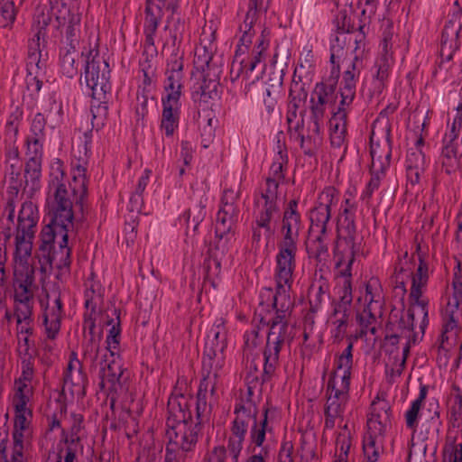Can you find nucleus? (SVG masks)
Segmentation results:
<instances>
[{
	"mask_svg": "<svg viewBox=\"0 0 462 462\" xmlns=\"http://www.w3.org/2000/svg\"><path fill=\"white\" fill-rule=\"evenodd\" d=\"M189 401H192V399H189L184 394H171L168 400L169 415L166 434L169 438V444L166 447L164 462H173L170 446H175L184 452L190 451L198 441L202 424L208 420V418L200 420L197 411L196 419L193 420Z\"/></svg>",
	"mask_w": 462,
	"mask_h": 462,
	"instance_id": "nucleus-1",
	"label": "nucleus"
},
{
	"mask_svg": "<svg viewBox=\"0 0 462 462\" xmlns=\"http://www.w3.org/2000/svg\"><path fill=\"white\" fill-rule=\"evenodd\" d=\"M84 78L92 91V121H103L107 115L106 95L111 91L110 69L108 62L97 50H90L87 56Z\"/></svg>",
	"mask_w": 462,
	"mask_h": 462,
	"instance_id": "nucleus-2",
	"label": "nucleus"
},
{
	"mask_svg": "<svg viewBox=\"0 0 462 462\" xmlns=\"http://www.w3.org/2000/svg\"><path fill=\"white\" fill-rule=\"evenodd\" d=\"M346 207L338 218V238L335 247V268L347 267L352 269L356 254L359 252L356 240V226L355 223L356 207L350 199L345 201Z\"/></svg>",
	"mask_w": 462,
	"mask_h": 462,
	"instance_id": "nucleus-3",
	"label": "nucleus"
},
{
	"mask_svg": "<svg viewBox=\"0 0 462 462\" xmlns=\"http://www.w3.org/2000/svg\"><path fill=\"white\" fill-rule=\"evenodd\" d=\"M270 327L263 348V369L261 374L262 383L271 382L280 365V353L285 344H291L292 337L288 332V320L272 319L266 322Z\"/></svg>",
	"mask_w": 462,
	"mask_h": 462,
	"instance_id": "nucleus-4",
	"label": "nucleus"
},
{
	"mask_svg": "<svg viewBox=\"0 0 462 462\" xmlns=\"http://www.w3.org/2000/svg\"><path fill=\"white\" fill-rule=\"evenodd\" d=\"M391 407L387 401L378 396L370 405L367 419L368 431L364 437L363 450L365 462H376L382 448L376 446L378 437H382L387 427L391 425Z\"/></svg>",
	"mask_w": 462,
	"mask_h": 462,
	"instance_id": "nucleus-5",
	"label": "nucleus"
},
{
	"mask_svg": "<svg viewBox=\"0 0 462 462\" xmlns=\"http://www.w3.org/2000/svg\"><path fill=\"white\" fill-rule=\"evenodd\" d=\"M62 171H57V174L51 179L49 184V208L51 215V222L60 226L62 235L73 227V203L71 200V192L68 189L66 184L59 180V176L63 177Z\"/></svg>",
	"mask_w": 462,
	"mask_h": 462,
	"instance_id": "nucleus-6",
	"label": "nucleus"
},
{
	"mask_svg": "<svg viewBox=\"0 0 462 462\" xmlns=\"http://www.w3.org/2000/svg\"><path fill=\"white\" fill-rule=\"evenodd\" d=\"M234 419L231 426V436L228 439L227 448L232 456V462H238L243 448V443L247 433L250 422L254 423L258 410L254 402L247 401V405L238 403L235 407Z\"/></svg>",
	"mask_w": 462,
	"mask_h": 462,
	"instance_id": "nucleus-7",
	"label": "nucleus"
},
{
	"mask_svg": "<svg viewBox=\"0 0 462 462\" xmlns=\"http://www.w3.org/2000/svg\"><path fill=\"white\" fill-rule=\"evenodd\" d=\"M227 346V330L222 319L217 321L208 335L202 358L203 369L222 370L225 350Z\"/></svg>",
	"mask_w": 462,
	"mask_h": 462,
	"instance_id": "nucleus-8",
	"label": "nucleus"
},
{
	"mask_svg": "<svg viewBox=\"0 0 462 462\" xmlns=\"http://www.w3.org/2000/svg\"><path fill=\"white\" fill-rule=\"evenodd\" d=\"M338 201V191L334 187H327L319 195L317 205L310 212V235H327L328 223L331 217V208Z\"/></svg>",
	"mask_w": 462,
	"mask_h": 462,
	"instance_id": "nucleus-9",
	"label": "nucleus"
},
{
	"mask_svg": "<svg viewBox=\"0 0 462 462\" xmlns=\"http://www.w3.org/2000/svg\"><path fill=\"white\" fill-rule=\"evenodd\" d=\"M26 413L27 412H18L14 414L12 453L10 457H8L6 454L8 438L5 436L0 442V462H25L23 453V431L29 426Z\"/></svg>",
	"mask_w": 462,
	"mask_h": 462,
	"instance_id": "nucleus-10",
	"label": "nucleus"
},
{
	"mask_svg": "<svg viewBox=\"0 0 462 462\" xmlns=\"http://www.w3.org/2000/svg\"><path fill=\"white\" fill-rule=\"evenodd\" d=\"M277 246L275 281L276 283L286 284L288 288H291L293 282L292 275L296 268L297 245L279 242Z\"/></svg>",
	"mask_w": 462,
	"mask_h": 462,
	"instance_id": "nucleus-11",
	"label": "nucleus"
},
{
	"mask_svg": "<svg viewBox=\"0 0 462 462\" xmlns=\"http://www.w3.org/2000/svg\"><path fill=\"white\" fill-rule=\"evenodd\" d=\"M99 386L101 390L107 392L112 405L120 393L126 391L124 369L119 362L113 359L102 368Z\"/></svg>",
	"mask_w": 462,
	"mask_h": 462,
	"instance_id": "nucleus-12",
	"label": "nucleus"
},
{
	"mask_svg": "<svg viewBox=\"0 0 462 462\" xmlns=\"http://www.w3.org/2000/svg\"><path fill=\"white\" fill-rule=\"evenodd\" d=\"M299 201L291 199L284 208L282 219L281 233L282 238L281 243L297 245L300 231L302 228L300 213L298 210Z\"/></svg>",
	"mask_w": 462,
	"mask_h": 462,
	"instance_id": "nucleus-13",
	"label": "nucleus"
},
{
	"mask_svg": "<svg viewBox=\"0 0 462 462\" xmlns=\"http://www.w3.org/2000/svg\"><path fill=\"white\" fill-rule=\"evenodd\" d=\"M338 75L339 74L336 73L335 77L331 76L326 80L315 85L310 100V114H316L318 116L319 115L324 116L326 105L335 102Z\"/></svg>",
	"mask_w": 462,
	"mask_h": 462,
	"instance_id": "nucleus-14",
	"label": "nucleus"
},
{
	"mask_svg": "<svg viewBox=\"0 0 462 462\" xmlns=\"http://www.w3.org/2000/svg\"><path fill=\"white\" fill-rule=\"evenodd\" d=\"M337 273L336 275L337 293L339 299L333 302L332 315L351 314V304L353 301L352 295V269L336 268Z\"/></svg>",
	"mask_w": 462,
	"mask_h": 462,
	"instance_id": "nucleus-15",
	"label": "nucleus"
},
{
	"mask_svg": "<svg viewBox=\"0 0 462 462\" xmlns=\"http://www.w3.org/2000/svg\"><path fill=\"white\" fill-rule=\"evenodd\" d=\"M165 80L163 84L166 96L162 99L175 102L180 101L183 88V61L166 60Z\"/></svg>",
	"mask_w": 462,
	"mask_h": 462,
	"instance_id": "nucleus-16",
	"label": "nucleus"
},
{
	"mask_svg": "<svg viewBox=\"0 0 462 462\" xmlns=\"http://www.w3.org/2000/svg\"><path fill=\"white\" fill-rule=\"evenodd\" d=\"M203 371L207 372V374L200 381L196 402V411L200 420L209 418L211 407L207 403L208 393H209L212 397L216 394L217 378L221 370L203 369Z\"/></svg>",
	"mask_w": 462,
	"mask_h": 462,
	"instance_id": "nucleus-17",
	"label": "nucleus"
},
{
	"mask_svg": "<svg viewBox=\"0 0 462 462\" xmlns=\"http://www.w3.org/2000/svg\"><path fill=\"white\" fill-rule=\"evenodd\" d=\"M370 147L372 165L371 171L374 173H384L386 169L390 166L392 145L389 137V133L383 140V143L374 141V134L372 133L370 136Z\"/></svg>",
	"mask_w": 462,
	"mask_h": 462,
	"instance_id": "nucleus-18",
	"label": "nucleus"
},
{
	"mask_svg": "<svg viewBox=\"0 0 462 462\" xmlns=\"http://www.w3.org/2000/svg\"><path fill=\"white\" fill-rule=\"evenodd\" d=\"M286 284L276 283V292L273 294L272 289H266V291L273 295V307L275 310V316L273 319L288 320L294 306V301L291 299Z\"/></svg>",
	"mask_w": 462,
	"mask_h": 462,
	"instance_id": "nucleus-19",
	"label": "nucleus"
},
{
	"mask_svg": "<svg viewBox=\"0 0 462 462\" xmlns=\"http://www.w3.org/2000/svg\"><path fill=\"white\" fill-rule=\"evenodd\" d=\"M213 71H208L201 74V82L194 87V97L199 96V101L207 103L209 99H216L218 97V86H219V73L218 67H215Z\"/></svg>",
	"mask_w": 462,
	"mask_h": 462,
	"instance_id": "nucleus-20",
	"label": "nucleus"
},
{
	"mask_svg": "<svg viewBox=\"0 0 462 462\" xmlns=\"http://www.w3.org/2000/svg\"><path fill=\"white\" fill-rule=\"evenodd\" d=\"M33 281L32 271H14V290L15 303H28L33 301V291L32 290Z\"/></svg>",
	"mask_w": 462,
	"mask_h": 462,
	"instance_id": "nucleus-21",
	"label": "nucleus"
},
{
	"mask_svg": "<svg viewBox=\"0 0 462 462\" xmlns=\"http://www.w3.org/2000/svg\"><path fill=\"white\" fill-rule=\"evenodd\" d=\"M51 295L54 298V305L45 312L43 323L48 338L54 339L60 329L63 305L59 291H53Z\"/></svg>",
	"mask_w": 462,
	"mask_h": 462,
	"instance_id": "nucleus-22",
	"label": "nucleus"
},
{
	"mask_svg": "<svg viewBox=\"0 0 462 462\" xmlns=\"http://www.w3.org/2000/svg\"><path fill=\"white\" fill-rule=\"evenodd\" d=\"M163 10L165 8L161 4L155 3L153 0H146L144 32L146 43L150 45L154 44V35L162 19Z\"/></svg>",
	"mask_w": 462,
	"mask_h": 462,
	"instance_id": "nucleus-23",
	"label": "nucleus"
},
{
	"mask_svg": "<svg viewBox=\"0 0 462 462\" xmlns=\"http://www.w3.org/2000/svg\"><path fill=\"white\" fill-rule=\"evenodd\" d=\"M47 120L42 113H37L31 123L30 134L26 138L27 150L30 152H43L45 127Z\"/></svg>",
	"mask_w": 462,
	"mask_h": 462,
	"instance_id": "nucleus-24",
	"label": "nucleus"
},
{
	"mask_svg": "<svg viewBox=\"0 0 462 462\" xmlns=\"http://www.w3.org/2000/svg\"><path fill=\"white\" fill-rule=\"evenodd\" d=\"M43 152L37 153L27 150L28 161L24 167L25 186L30 187L31 194L40 189V178L42 176V160Z\"/></svg>",
	"mask_w": 462,
	"mask_h": 462,
	"instance_id": "nucleus-25",
	"label": "nucleus"
},
{
	"mask_svg": "<svg viewBox=\"0 0 462 462\" xmlns=\"http://www.w3.org/2000/svg\"><path fill=\"white\" fill-rule=\"evenodd\" d=\"M427 166L424 152L420 149H411L407 153V179L411 185L418 184Z\"/></svg>",
	"mask_w": 462,
	"mask_h": 462,
	"instance_id": "nucleus-26",
	"label": "nucleus"
},
{
	"mask_svg": "<svg viewBox=\"0 0 462 462\" xmlns=\"http://www.w3.org/2000/svg\"><path fill=\"white\" fill-rule=\"evenodd\" d=\"M120 309L116 307L108 308L106 311V324L110 326L108 335L106 337V348L110 352L112 356H115L116 349L120 343V334H121V321H120Z\"/></svg>",
	"mask_w": 462,
	"mask_h": 462,
	"instance_id": "nucleus-27",
	"label": "nucleus"
},
{
	"mask_svg": "<svg viewBox=\"0 0 462 462\" xmlns=\"http://www.w3.org/2000/svg\"><path fill=\"white\" fill-rule=\"evenodd\" d=\"M39 220L37 206L32 201H25L18 214L16 231L29 232L35 234Z\"/></svg>",
	"mask_w": 462,
	"mask_h": 462,
	"instance_id": "nucleus-28",
	"label": "nucleus"
},
{
	"mask_svg": "<svg viewBox=\"0 0 462 462\" xmlns=\"http://www.w3.org/2000/svg\"><path fill=\"white\" fill-rule=\"evenodd\" d=\"M415 254L418 255L419 264L416 271L412 273L411 290L415 293L425 291L430 279V266L426 261V254L421 252L420 243L416 245Z\"/></svg>",
	"mask_w": 462,
	"mask_h": 462,
	"instance_id": "nucleus-29",
	"label": "nucleus"
},
{
	"mask_svg": "<svg viewBox=\"0 0 462 462\" xmlns=\"http://www.w3.org/2000/svg\"><path fill=\"white\" fill-rule=\"evenodd\" d=\"M162 114L161 128L164 130L167 136H171L179 125L180 103L178 100L171 102L167 99H162Z\"/></svg>",
	"mask_w": 462,
	"mask_h": 462,
	"instance_id": "nucleus-30",
	"label": "nucleus"
},
{
	"mask_svg": "<svg viewBox=\"0 0 462 462\" xmlns=\"http://www.w3.org/2000/svg\"><path fill=\"white\" fill-rule=\"evenodd\" d=\"M441 169L448 175L456 173L462 167V152L457 145H443L439 155Z\"/></svg>",
	"mask_w": 462,
	"mask_h": 462,
	"instance_id": "nucleus-31",
	"label": "nucleus"
},
{
	"mask_svg": "<svg viewBox=\"0 0 462 462\" xmlns=\"http://www.w3.org/2000/svg\"><path fill=\"white\" fill-rule=\"evenodd\" d=\"M333 23L339 34L362 32L365 29V21L360 20L355 13L347 14L346 10L339 11Z\"/></svg>",
	"mask_w": 462,
	"mask_h": 462,
	"instance_id": "nucleus-32",
	"label": "nucleus"
},
{
	"mask_svg": "<svg viewBox=\"0 0 462 462\" xmlns=\"http://www.w3.org/2000/svg\"><path fill=\"white\" fill-rule=\"evenodd\" d=\"M64 384L70 383L72 386L84 389L87 383V374L83 372L82 365L77 358V354L71 352L67 370L63 376Z\"/></svg>",
	"mask_w": 462,
	"mask_h": 462,
	"instance_id": "nucleus-33",
	"label": "nucleus"
},
{
	"mask_svg": "<svg viewBox=\"0 0 462 462\" xmlns=\"http://www.w3.org/2000/svg\"><path fill=\"white\" fill-rule=\"evenodd\" d=\"M329 298V284L320 276L315 280L309 289V301L310 305V312L316 313L326 299Z\"/></svg>",
	"mask_w": 462,
	"mask_h": 462,
	"instance_id": "nucleus-34",
	"label": "nucleus"
},
{
	"mask_svg": "<svg viewBox=\"0 0 462 462\" xmlns=\"http://www.w3.org/2000/svg\"><path fill=\"white\" fill-rule=\"evenodd\" d=\"M330 131V143L334 147H341L346 136L347 118L344 114L334 113L328 121Z\"/></svg>",
	"mask_w": 462,
	"mask_h": 462,
	"instance_id": "nucleus-35",
	"label": "nucleus"
},
{
	"mask_svg": "<svg viewBox=\"0 0 462 462\" xmlns=\"http://www.w3.org/2000/svg\"><path fill=\"white\" fill-rule=\"evenodd\" d=\"M350 380L346 377L337 380V371H333L327 384V392H330L328 399L347 402L349 396Z\"/></svg>",
	"mask_w": 462,
	"mask_h": 462,
	"instance_id": "nucleus-36",
	"label": "nucleus"
},
{
	"mask_svg": "<svg viewBox=\"0 0 462 462\" xmlns=\"http://www.w3.org/2000/svg\"><path fill=\"white\" fill-rule=\"evenodd\" d=\"M79 52L75 47L62 46L60 50V67L62 73L68 78H73L78 74L79 65L77 59Z\"/></svg>",
	"mask_w": 462,
	"mask_h": 462,
	"instance_id": "nucleus-37",
	"label": "nucleus"
},
{
	"mask_svg": "<svg viewBox=\"0 0 462 462\" xmlns=\"http://www.w3.org/2000/svg\"><path fill=\"white\" fill-rule=\"evenodd\" d=\"M237 211L231 210L229 214V210L220 208L217 215L215 233L217 236H219L222 239L225 236H228L238 217Z\"/></svg>",
	"mask_w": 462,
	"mask_h": 462,
	"instance_id": "nucleus-38",
	"label": "nucleus"
},
{
	"mask_svg": "<svg viewBox=\"0 0 462 462\" xmlns=\"http://www.w3.org/2000/svg\"><path fill=\"white\" fill-rule=\"evenodd\" d=\"M35 234L16 231L15 234V259L20 262H27L32 250V240Z\"/></svg>",
	"mask_w": 462,
	"mask_h": 462,
	"instance_id": "nucleus-39",
	"label": "nucleus"
},
{
	"mask_svg": "<svg viewBox=\"0 0 462 462\" xmlns=\"http://www.w3.org/2000/svg\"><path fill=\"white\" fill-rule=\"evenodd\" d=\"M254 218L264 219V221L272 223L274 214L279 211L278 202L262 199L258 195H254Z\"/></svg>",
	"mask_w": 462,
	"mask_h": 462,
	"instance_id": "nucleus-40",
	"label": "nucleus"
},
{
	"mask_svg": "<svg viewBox=\"0 0 462 462\" xmlns=\"http://www.w3.org/2000/svg\"><path fill=\"white\" fill-rule=\"evenodd\" d=\"M63 243L64 245H61V256L53 263L58 269L56 278L60 281L66 279L70 273L71 249L68 246V235L66 233L63 234Z\"/></svg>",
	"mask_w": 462,
	"mask_h": 462,
	"instance_id": "nucleus-41",
	"label": "nucleus"
},
{
	"mask_svg": "<svg viewBox=\"0 0 462 462\" xmlns=\"http://www.w3.org/2000/svg\"><path fill=\"white\" fill-rule=\"evenodd\" d=\"M460 29V25L455 30H453L452 25H445L441 34V48L439 55L453 56L456 49L457 48V44Z\"/></svg>",
	"mask_w": 462,
	"mask_h": 462,
	"instance_id": "nucleus-42",
	"label": "nucleus"
},
{
	"mask_svg": "<svg viewBox=\"0 0 462 462\" xmlns=\"http://www.w3.org/2000/svg\"><path fill=\"white\" fill-rule=\"evenodd\" d=\"M382 315V309L376 307L365 306L361 313L357 315V321L362 328V332L366 333L369 331L372 335H375L377 329L372 326L376 322L378 316Z\"/></svg>",
	"mask_w": 462,
	"mask_h": 462,
	"instance_id": "nucleus-43",
	"label": "nucleus"
},
{
	"mask_svg": "<svg viewBox=\"0 0 462 462\" xmlns=\"http://www.w3.org/2000/svg\"><path fill=\"white\" fill-rule=\"evenodd\" d=\"M346 404V402L327 399L324 409L325 427L327 429H333L336 420L343 417Z\"/></svg>",
	"mask_w": 462,
	"mask_h": 462,
	"instance_id": "nucleus-44",
	"label": "nucleus"
},
{
	"mask_svg": "<svg viewBox=\"0 0 462 462\" xmlns=\"http://www.w3.org/2000/svg\"><path fill=\"white\" fill-rule=\"evenodd\" d=\"M310 240L307 245V251L309 256L315 258L318 262H321L328 255V245L325 242L326 235H319L315 233L310 235Z\"/></svg>",
	"mask_w": 462,
	"mask_h": 462,
	"instance_id": "nucleus-45",
	"label": "nucleus"
},
{
	"mask_svg": "<svg viewBox=\"0 0 462 462\" xmlns=\"http://www.w3.org/2000/svg\"><path fill=\"white\" fill-rule=\"evenodd\" d=\"M252 243L258 246L263 237L269 239L273 236L274 230L272 228V223L264 221V219L254 218L251 224Z\"/></svg>",
	"mask_w": 462,
	"mask_h": 462,
	"instance_id": "nucleus-46",
	"label": "nucleus"
},
{
	"mask_svg": "<svg viewBox=\"0 0 462 462\" xmlns=\"http://www.w3.org/2000/svg\"><path fill=\"white\" fill-rule=\"evenodd\" d=\"M353 341L349 339L347 346L335 360V366L337 370H343L341 378L346 377L347 380L351 378V370L353 365Z\"/></svg>",
	"mask_w": 462,
	"mask_h": 462,
	"instance_id": "nucleus-47",
	"label": "nucleus"
},
{
	"mask_svg": "<svg viewBox=\"0 0 462 462\" xmlns=\"http://www.w3.org/2000/svg\"><path fill=\"white\" fill-rule=\"evenodd\" d=\"M424 291H420V293H414L412 290H410V300H411V307L414 310V307H418L420 310L422 314V320L420 324V329L421 331V337L425 333V329L429 325V300L422 298Z\"/></svg>",
	"mask_w": 462,
	"mask_h": 462,
	"instance_id": "nucleus-48",
	"label": "nucleus"
},
{
	"mask_svg": "<svg viewBox=\"0 0 462 462\" xmlns=\"http://www.w3.org/2000/svg\"><path fill=\"white\" fill-rule=\"evenodd\" d=\"M61 245H64L63 239L60 244L59 250H54L53 245L41 244L39 245L37 257L39 258L42 269L47 264L52 266L53 263L59 260V257L61 256Z\"/></svg>",
	"mask_w": 462,
	"mask_h": 462,
	"instance_id": "nucleus-49",
	"label": "nucleus"
},
{
	"mask_svg": "<svg viewBox=\"0 0 462 462\" xmlns=\"http://www.w3.org/2000/svg\"><path fill=\"white\" fill-rule=\"evenodd\" d=\"M347 37L345 34L337 35L330 46V62L333 64L332 74H339V60L343 57Z\"/></svg>",
	"mask_w": 462,
	"mask_h": 462,
	"instance_id": "nucleus-50",
	"label": "nucleus"
},
{
	"mask_svg": "<svg viewBox=\"0 0 462 462\" xmlns=\"http://www.w3.org/2000/svg\"><path fill=\"white\" fill-rule=\"evenodd\" d=\"M213 55L205 47L198 48L194 55V68L201 74L208 71H213V68L217 67L212 63Z\"/></svg>",
	"mask_w": 462,
	"mask_h": 462,
	"instance_id": "nucleus-51",
	"label": "nucleus"
},
{
	"mask_svg": "<svg viewBox=\"0 0 462 462\" xmlns=\"http://www.w3.org/2000/svg\"><path fill=\"white\" fill-rule=\"evenodd\" d=\"M205 215L204 207L200 204L196 205L193 208L187 209L181 217V219H183L187 225V232L192 229L193 233H196Z\"/></svg>",
	"mask_w": 462,
	"mask_h": 462,
	"instance_id": "nucleus-52",
	"label": "nucleus"
},
{
	"mask_svg": "<svg viewBox=\"0 0 462 462\" xmlns=\"http://www.w3.org/2000/svg\"><path fill=\"white\" fill-rule=\"evenodd\" d=\"M365 300L367 302L366 306L376 307L377 309L383 308V297L377 279L372 278L365 284Z\"/></svg>",
	"mask_w": 462,
	"mask_h": 462,
	"instance_id": "nucleus-53",
	"label": "nucleus"
},
{
	"mask_svg": "<svg viewBox=\"0 0 462 462\" xmlns=\"http://www.w3.org/2000/svg\"><path fill=\"white\" fill-rule=\"evenodd\" d=\"M16 13L14 0H0V28L11 26L15 20Z\"/></svg>",
	"mask_w": 462,
	"mask_h": 462,
	"instance_id": "nucleus-54",
	"label": "nucleus"
},
{
	"mask_svg": "<svg viewBox=\"0 0 462 462\" xmlns=\"http://www.w3.org/2000/svg\"><path fill=\"white\" fill-rule=\"evenodd\" d=\"M270 0H249L248 11L245 17L244 27L248 31L251 24L258 19V14L262 11H266L268 8V2Z\"/></svg>",
	"mask_w": 462,
	"mask_h": 462,
	"instance_id": "nucleus-55",
	"label": "nucleus"
},
{
	"mask_svg": "<svg viewBox=\"0 0 462 462\" xmlns=\"http://www.w3.org/2000/svg\"><path fill=\"white\" fill-rule=\"evenodd\" d=\"M170 37L163 46V50L170 52L167 60H181L183 61L184 52L180 50L183 36L169 34Z\"/></svg>",
	"mask_w": 462,
	"mask_h": 462,
	"instance_id": "nucleus-56",
	"label": "nucleus"
},
{
	"mask_svg": "<svg viewBox=\"0 0 462 462\" xmlns=\"http://www.w3.org/2000/svg\"><path fill=\"white\" fill-rule=\"evenodd\" d=\"M414 310L409 308L407 310V318L401 317L398 324L395 326V332L399 333L406 338H410L413 334L414 328Z\"/></svg>",
	"mask_w": 462,
	"mask_h": 462,
	"instance_id": "nucleus-57",
	"label": "nucleus"
},
{
	"mask_svg": "<svg viewBox=\"0 0 462 462\" xmlns=\"http://www.w3.org/2000/svg\"><path fill=\"white\" fill-rule=\"evenodd\" d=\"M80 18L79 15L72 14L71 18L69 22V24L65 32V46L67 47H75L76 44L79 43V26Z\"/></svg>",
	"mask_w": 462,
	"mask_h": 462,
	"instance_id": "nucleus-58",
	"label": "nucleus"
},
{
	"mask_svg": "<svg viewBox=\"0 0 462 462\" xmlns=\"http://www.w3.org/2000/svg\"><path fill=\"white\" fill-rule=\"evenodd\" d=\"M374 67L376 68L375 78L378 81L377 88H380L383 86L384 81L388 79L389 71L391 69V61L388 55L382 54L377 59Z\"/></svg>",
	"mask_w": 462,
	"mask_h": 462,
	"instance_id": "nucleus-59",
	"label": "nucleus"
},
{
	"mask_svg": "<svg viewBox=\"0 0 462 462\" xmlns=\"http://www.w3.org/2000/svg\"><path fill=\"white\" fill-rule=\"evenodd\" d=\"M288 162V155L286 151L280 150L277 153V157L274 162L271 165V173L272 176L269 178L277 180L278 182L284 180V175L282 173L284 166L287 165Z\"/></svg>",
	"mask_w": 462,
	"mask_h": 462,
	"instance_id": "nucleus-60",
	"label": "nucleus"
},
{
	"mask_svg": "<svg viewBox=\"0 0 462 462\" xmlns=\"http://www.w3.org/2000/svg\"><path fill=\"white\" fill-rule=\"evenodd\" d=\"M300 148L304 154L308 156H314L321 147L322 139H316L309 134H300Z\"/></svg>",
	"mask_w": 462,
	"mask_h": 462,
	"instance_id": "nucleus-61",
	"label": "nucleus"
},
{
	"mask_svg": "<svg viewBox=\"0 0 462 462\" xmlns=\"http://www.w3.org/2000/svg\"><path fill=\"white\" fill-rule=\"evenodd\" d=\"M239 194V190L225 189L221 198V208L227 209V211L229 210V213L231 210L239 212V209L236 206Z\"/></svg>",
	"mask_w": 462,
	"mask_h": 462,
	"instance_id": "nucleus-62",
	"label": "nucleus"
},
{
	"mask_svg": "<svg viewBox=\"0 0 462 462\" xmlns=\"http://www.w3.org/2000/svg\"><path fill=\"white\" fill-rule=\"evenodd\" d=\"M71 418H72V424H71V428H70V438L69 439L66 436L64 442L71 443V444H79L80 438H79V434L82 429V423H83L84 418L81 414H76V413L71 414Z\"/></svg>",
	"mask_w": 462,
	"mask_h": 462,
	"instance_id": "nucleus-63",
	"label": "nucleus"
},
{
	"mask_svg": "<svg viewBox=\"0 0 462 462\" xmlns=\"http://www.w3.org/2000/svg\"><path fill=\"white\" fill-rule=\"evenodd\" d=\"M167 19L168 24L165 26V30L169 31V34H175L183 36L185 32V21L180 16L175 17L177 11L172 14Z\"/></svg>",
	"mask_w": 462,
	"mask_h": 462,
	"instance_id": "nucleus-64",
	"label": "nucleus"
}]
</instances>
